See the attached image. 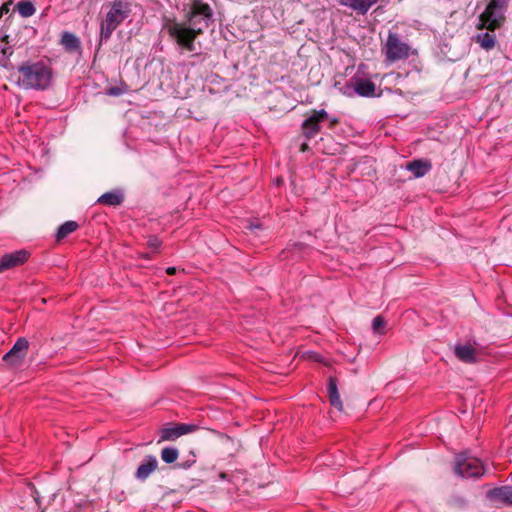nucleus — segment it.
I'll return each mask as SVG.
<instances>
[{
    "label": "nucleus",
    "mask_w": 512,
    "mask_h": 512,
    "mask_svg": "<svg viewBox=\"0 0 512 512\" xmlns=\"http://www.w3.org/2000/svg\"><path fill=\"white\" fill-rule=\"evenodd\" d=\"M213 22V10L210 5L203 0H193L189 4L184 21L168 19L164 28L182 50L195 52L196 38Z\"/></svg>",
    "instance_id": "f257e3e1"
},
{
    "label": "nucleus",
    "mask_w": 512,
    "mask_h": 512,
    "mask_svg": "<svg viewBox=\"0 0 512 512\" xmlns=\"http://www.w3.org/2000/svg\"><path fill=\"white\" fill-rule=\"evenodd\" d=\"M16 83L29 90H45L52 81V70L43 62H25L17 68Z\"/></svg>",
    "instance_id": "f03ea898"
},
{
    "label": "nucleus",
    "mask_w": 512,
    "mask_h": 512,
    "mask_svg": "<svg viewBox=\"0 0 512 512\" xmlns=\"http://www.w3.org/2000/svg\"><path fill=\"white\" fill-rule=\"evenodd\" d=\"M107 7L108 11L100 24V41L109 40L112 33L130 17L132 12L130 0H113Z\"/></svg>",
    "instance_id": "7ed1b4c3"
},
{
    "label": "nucleus",
    "mask_w": 512,
    "mask_h": 512,
    "mask_svg": "<svg viewBox=\"0 0 512 512\" xmlns=\"http://www.w3.org/2000/svg\"><path fill=\"white\" fill-rule=\"evenodd\" d=\"M507 7L508 0H491L479 16L478 29L486 28L489 31H494L499 28L505 20Z\"/></svg>",
    "instance_id": "20e7f679"
},
{
    "label": "nucleus",
    "mask_w": 512,
    "mask_h": 512,
    "mask_svg": "<svg viewBox=\"0 0 512 512\" xmlns=\"http://www.w3.org/2000/svg\"><path fill=\"white\" fill-rule=\"evenodd\" d=\"M454 472L462 478H478L484 474V467L479 459L461 453L455 458Z\"/></svg>",
    "instance_id": "39448f33"
},
{
    "label": "nucleus",
    "mask_w": 512,
    "mask_h": 512,
    "mask_svg": "<svg viewBox=\"0 0 512 512\" xmlns=\"http://www.w3.org/2000/svg\"><path fill=\"white\" fill-rule=\"evenodd\" d=\"M383 50L386 60L392 63L408 58L411 52V47L407 43L401 41L398 34L389 32Z\"/></svg>",
    "instance_id": "423d86ee"
},
{
    "label": "nucleus",
    "mask_w": 512,
    "mask_h": 512,
    "mask_svg": "<svg viewBox=\"0 0 512 512\" xmlns=\"http://www.w3.org/2000/svg\"><path fill=\"white\" fill-rule=\"evenodd\" d=\"M327 119H329V115L326 110H314L313 113L302 123V132L305 138H314L320 132V123Z\"/></svg>",
    "instance_id": "0eeeda50"
},
{
    "label": "nucleus",
    "mask_w": 512,
    "mask_h": 512,
    "mask_svg": "<svg viewBox=\"0 0 512 512\" xmlns=\"http://www.w3.org/2000/svg\"><path fill=\"white\" fill-rule=\"evenodd\" d=\"M28 349L29 341L24 337H20L13 347L4 354L3 361L12 366H20L28 353Z\"/></svg>",
    "instance_id": "6e6552de"
},
{
    "label": "nucleus",
    "mask_w": 512,
    "mask_h": 512,
    "mask_svg": "<svg viewBox=\"0 0 512 512\" xmlns=\"http://www.w3.org/2000/svg\"><path fill=\"white\" fill-rule=\"evenodd\" d=\"M196 430V425L185 423H178L168 427H164L160 430V438L158 440V443L163 441H175L182 435L194 432Z\"/></svg>",
    "instance_id": "1a4fd4ad"
},
{
    "label": "nucleus",
    "mask_w": 512,
    "mask_h": 512,
    "mask_svg": "<svg viewBox=\"0 0 512 512\" xmlns=\"http://www.w3.org/2000/svg\"><path fill=\"white\" fill-rule=\"evenodd\" d=\"M28 257L29 253L23 249L3 255L0 259V273L24 264Z\"/></svg>",
    "instance_id": "9d476101"
},
{
    "label": "nucleus",
    "mask_w": 512,
    "mask_h": 512,
    "mask_svg": "<svg viewBox=\"0 0 512 512\" xmlns=\"http://www.w3.org/2000/svg\"><path fill=\"white\" fill-rule=\"evenodd\" d=\"M158 467L157 458L147 455L135 472L136 479L145 481Z\"/></svg>",
    "instance_id": "9b49d317"
},
{
    "label": "nucleus",
    "mask_w": 512,
    "mask_h": 512,
    "mask_svg": "<svg viewBox=\"0 0 512 512\" xmlns=\"http://www.w3.org/2000/svg\"><path fill=\"white\" fill-rule=\"evenodd\" d=\"M354 92L362 97H373L375 95L376 85L374 82L363 78H353L351 84Z\"/></svg>",
    "instance_id": "f8f14e48"
},
{
    "label": "nucleus",
    "mask_w": 512,
    "mask_h": 512,
    "mask_svg": "<svg viewBox=\"0 0 512 512\" xmlns=\"http://www.w3.org/2000/svg\"><path fill=\"white\" fill-rule=\"evenodd\" d=\"M455 356L464 363L477 361V350L471 344H457L454 348Z\"/></svg>",
    "instance_id": "ddd939ff"
},
{
    "label": "nucleus",
    "mask_w": 512,
    "mask_h": 512,
    "mask_svg": "<svg viewBox=\"0 0 512 512\" xmlns=\"http://www.w3.org/2000/svg\"><path fill=\"white\" fill-rule=\"evenodd\" d=\"M378 1L379 0H339V4L347 6L361 15H365Z\"/></svg>",
    "instance_id": "4468645a"
},
{
    "label": "nucleus",
    "mask_w": 512,
    "mask_h": 512,
    "mask_svg": "<svg viewBox=\"0 0 512 512\" xmlns=\"http://www.w3.org/2000/svg\"><path fill=\"white\" fill-rule=\"evenodd\" d=\"M488 497L506 505H512V486L496 487L488 492Z\"/></svg>",
    "instance_id": "2eb2a0df"
},
{
    "label": "nucleus",
    "mask_w": 512,
    "mask_h": 512,
    "mask_svg": "<svg viewBox=\"0 0 512 512\" xmlns=\"http://www.w3.org/2000/svg\"><path fill=\"white\" fill-rule=\"evenodd\" d=\"M406 169L410 171L416 178H420L425 176L432 169V164L429 160H413L407 163Z\"/></svg>",
    "instance_id": "dca6fc26"
},
{
    "label": "nucleus",
    "mask_w": 512,
    "mask_h": 512,
    "mask_svg": "<svg viewBox=\"0 0 512 512\" xmlns=\"http://www.w3.org/2000/svg\"><path fill=\"white\" fill-rule=\"evenodd\" d=\"M327 393L330 404L335 407L337 410L342 411L343 410V404L340 399V394L338 392L337 387V379L335 377L330 376L328 378V384H327Z\"/></svg>",
    "instance_id": "f3484780"
},
{
    "label": "nucleus",
    "mask_w": 512,
    "mask_h": 512,
    "mask_svg": "<svg viewBox=\"0 0 512 512\" xmlns=\"http://www.w3.org/2000/svg\"><path fill=\"white\" fill-rule=\"evenodd\" d=\"M60 43L69 53H81V42L79 38L71 32H63Z\"/></svg>",
    "instance_id": "a211bd4d"
},
{
    "label": "nucleus",
    "mask_w": 512,
    "mask_h": 512,
    "mask_svg": "<svg viewBox=\"0 0 512 512\" xmlns=\"http://www.w3.org/2000/svg\"><path fill=\"white\" fill-rule=\"evenodd\" d=\"M13 54L12 46L10 45L9 35L0 38V66L8 69L11 67L10 56Z\"/></svg>",
    "instance_id": "6ab92c4d"
},
{
    "label": "nucleus",
    "mask_w": 512,
    "mask_h": 512,
    "mask_svg": "<svg viewBox=\"0 0 512 512\" xmlns=\"http://www.w3.org/2000/svg\"><path fill=\"white\" fill-rule=\"evenodd\" d=\"M124 201V195L121 191H111L102 194L97 202L107 206H119Z\"/></svg>",
    "instance_id": "aec40b11"
},
{
    "label": "nucleus",
    "mask_w": 512,
    "mask_h": 512,
    "mask_svg": "<svg viewBox=\"0 0 512 512\" xmlns=\"http://www.w3.org/2000/svg\"><path fill=\"white\" fill-rule=\"evenodd\" d=\"M475 40L486 51L492 50L496 45V36L488 32L478 34Z\"/></svg>",
    "instance_id": "412c9836"
},
{
    "label": "nucleus",
    "mask_w": 512,
    "mask_h": 512,
    "mask_svg": "<svg viewBox=\"0 0 512 512\" xmlns=\"http://www.w3.org/2000/svg\"><path fill=\"white\" fill-rule=\"evenodd\" d=\"M16 9L18 13L24 18L31 17L36 12L34 4L28 0L19 1L16 4Z\"/></svg>",
    "instance_id": "4be33fe9"
},
{
    "label": "nucleus",
    "mask_w": 512,
    "mask_h": 512,
    "mask_svg": "<svg viewBox=\"0 0 512 512\" xmlns=\"http://www.w3.org/2000/svg\"><path fill=\"white\" fill-rule=\"evenodd\" d=\"M78 228V224L75 221H67L63 223L57 230L56 239L60 241L67 237L69 234L74 232Z\"/></svg>",
    "instance_id": "5701e85b"
},
{
    "label": "nucleus",
    "mask_w": 512,
    "mask_h": 512,
    "mask_svg": "<svg viewBox=\"0 0 512 512\" xmlns=\"http://www.w3.org/2000/svg\"><path fill=\"white\" fill-rule=\"evenodd\" d=\"M447 505L456 510H463L468 506L467 500L459 494H452L447 500Z\"/></svg>",
    "instance_id": "b1692460"
},
{
    "label": "nucleus",
    "mask_w": 512,
    "mask_h": 512,
    "mask_svg": "<svg viewBox=\"0 0 512 512\" xmlns=\"http://www.w3.org/2000/svg\"><path fill=\"white\" fill-rule=\"evenodd\" d=\"M178 456L179 452L175 447H164L161 450V459L167 464L174 463L178 459Z\"/></svg>",
    "instance_id": "393cba45"
},
{
    "label": "nucleus",
    "mask_w": 512,
    "mask_h": 512,
    "mask_svg": "<svg viewBox=\"0 0 512 512\" xmlns=\"http://www.w3.org/2000/svg\"><path fill=\"white\" fill-rule=\"evenodd\" d=\"M385 324H386V322L381 315L376 316L372 321L373 332L376 334H380V335L383 334L384 333L383 329L385 327Z\"/></svg>",
    "instance_id": "a878e982"
},
{
    "label": "nucleus",
    "mask_w": 512,
    "mask_h": 512,
    "mask_svg": "<svg viewBox=\"0 0 512 512\" xmlns=\"http://www.w3.org/2000/svg\"><path fill=\"white\" fill-rule=\"evenodd\" d=\"M196 462V455L193 451H190L189 458L176 464V467L181 469H189Z\"/></svg>",
    "instance_id": "bb28decb"
},
{
    "label": "nucleus",
    "mask_w": 512,
    "mask_h": 512,
    "mask_svg": "<svg viewBox=\"0 0 512 512\" xmlns=\"http://www.w3.org/2000/svg\"><path fill=\"white\" fill-rule=\"evenodd\" d=\"M123 93H124V89H122L118 86H112L106 90V94L109 96H120Z\"/></svg>",
    "instance_id": "cd10ccee"
},
{
    "label": "nucleus",
    "mask_w": 512,
    "mask_h": 512,
    "mask_svg": "<svg viewBox=\"0 0 512 512\" xmlns=\"http://www.w3.org/2000/svg\"><path fill=\"white\" fill-rule=\"evenodd\" d=\"M148 246L154 250L158 249L161 245V241L156 236H151L147 242Z\"/></svg>",
    "instance_id": "c85d7f7f"
},
{
    "label": "nucleus",
    "mask_w": 512,
    "mask_h": 512,
    "mask_svg": "<svg viewBox=\"0 0 512 512\" xmlns=\"http://www.w3.org/2000/svg\"><path fill=\"white\" fill-rule=\"evenodd\" d=\"M10 5L11 2L4 3L0 7V17H2L4 14H7L10 11Z\"/></svg>",
    "instance_id": "c756f323"
},
{
    "label": "nucleus",
    "mask_w": 512,
    "mask_h": 512,
    "mask_svg": "<svg viewBox=\"0 0 512 512\" xmlns=\"http://www.w3.org/2000/svg\"><path fill=\"white\" fill-rule=\"evenodd\" d=\"M166 272L169 275H174L176 273V268L175 267H168Z\"/></svg>",
    "instance_id": "7c9ffc66"
},
{
    "label": "nucleus",
    "mask_w": 512,
    "mask_h": 512,
    "mask_svg": "<svg viewBox=\"0 0 512 512\" xmlns=\"http://www.w3.org/2000/svg\"><path fill=\"white\" fill-rule=\"evenodd\" d=\"M259 228H261L260 224H250L248 226V229H250V230L259 229Z\"/></svg>",
    "instance_id": "2f4dec72"
},
{
    "label": "nucleus",
    "mask_w": 512,
    "mask_h": 512,
    "mask_svg": "<svg viewBox=\"0 0 512 512\" xmlns=\"http://www.w3.org/2000/svg\"><path fill=\"white\" fill-rule=\"evenodd\" d=\"M308 149H309V146H308V144H306V143H303V144L301 145V147H300V151H302V152H305V151H307Z\"/></svg>",
    "instance_id": "473e14b6"
},
{
    "label": "nucleus",
    "mask_w": 512,
    "mask_h": 512,
    "mask_svg": "<svg viewBox=\"0 0 512 512\" xmlns=\"http://www.w3.org/2000/svg\"><path fill=\"white\" fill-rule=\"evenodd\" d=\"M336 123H338V120H337L336 118H334V119H332V120H331V124H332V125H334V124H336Z\"/></svg>",
    "instance_id": "72a5a7b5"
},
{
    "label": "nucleus",
    "mask_w": 512,
    "mask_h": 512,
    "mask_svg": "<svg viewBox=\"0 0 512 512\" xmlns=\"http://www.w3.org/2000/svg\"><path fill=\"white\" fill-rule=\"evenodd\" d=\"M220 478H221V479H225V478H226V474H225V473H221V474H220Z\"/></svg>",
    "instance_id": "f704fd0d"
}]
</instances>
